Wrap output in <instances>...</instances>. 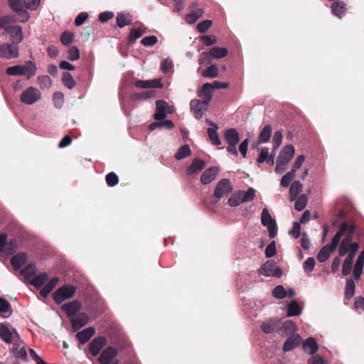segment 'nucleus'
Wrapping results in <instances>:
<instances>
[{"mask_svg":"<svg viewBox=\"0 0 364 364\" xmlns=\"http://www.w3.org/2000/svg\"><path fill=\"white\" fill-rule=\"evenodd\" d=\"M67 58L70 61H75L80 58V51L76 46L70 47L68 50Z\"/></svg>","mask_w":364,"mask_h":364,"instance_id":"obj_56","label":"nucleus"},{"mask_svg":"<svg viewBox=\"0 0 364 364\" xmlns=\"http://www.w3.org/2000/svg\"><path fill=\"white\" fill-rule=\"evenodd\" d=\"M19 55L18 47L16 44H4L0 46V55L5 59L16 58Z\"/></svg>","mask_w":364,"mask_h":364,"instance_id":"obj_7","label":"nucleus"},{"mask_svg":"<svg viewBox=\"0 0 364 364\" xmlns=\"http://www.w3.org/2000/svg\"><path fill=\"white\" fill-rule=\"evenodd\" d=\"M277 252L276 250V243L274 241H272L267 245L265 249V257L267 258H270L275 255Z\"/></svg>","mask_w":364,"mask_h":364,"instance_id":"obj_63","label":"nucleus"},{"mask_svg":"<svg viewBox=\"0 0 364 364\" xmlns=\"http://www.w3.org/2000/svg\"><path fill=\"white\" fill-rule=\"evenodd\" d=\"M41 98V92L38 89L31 86L24 90V104L33 105L40 100Z\"/></svg>","mask_w":364,"mask_h":364,"instance_id":"obj_8","label":"nucleus"},{"mask_svg":"<svg viewBox=\"0 0 364 364\" xmlns=\"http://www.w3.org/2000/svg\"><path fill=\"white\" fill-rule=\"evenodd\" d=\"M364 267V251H362L358 257L353 269V278L355 280H359L363 273Z\"/></svg>","mask_w":364,"mask_h":364,"instance_id":"obj_20","label":"nucleus"},{"mask_svg":"<svg viewBox=\"0 0 364 364\" xmlns=\"http://www.w3.org/2000/svg\"><path fill=\"white\" fill-rule=\"evenodd\" d=\"M167 103L164 100H157L156 102V112L154 118L157 121L164 120L166 117V109Z\"/></svg>","mask_w":364,"mask_h":364,"instance_id":"obj_17","label":"nucleus"},{"mask_svg":"<svg viewBox=\"0 0 364 364\" xmlns=\"http://www.w3.org/2000/svg\"><path fill=\"white\" fill-rule=\"evenodd\" d=\"M296 174L293 173V171H288L286 174H284L280 182V185L282 187L287 188L289 186L290 182L295 178Z\"/></svg>","mask_w":364,"mask_h":364,"instance_id":"obj_52","label":"nucleus"},{"mask_svg":"<svg viewBox=\"0 0 364 364\" xmlns=\"http://www.w3.org/2000/svg\"><path fill=\"white\" fill-rule=\"evenodd\" d=\"M203 13L204 11L202 9H195L192 11L190 14H187L186 18V21L188 23H193L203 16Z\"/></svg>","mask_w":364,"mask_h":364,"instance_id":"obj_40","label":"nucleus"},{"mask_svg":"<svg viewBox=\"0 0 364 364\" xmlns=\"http://www.w3.org/2000/svg\"><path fill=\"white\" fill-rule=\"evenodd\" d=\"M145 32L140 28H133L130 30L129 36L128 38V43L132 44L136 39L139 38Z\"/></svg>","mask_w":364,"mask_h":364,"instance_id":"obj_41","label":"nucleus"},{"mask_svg":"<svg viewBox=\"0 0 364 364\" xmlns=\"http://www.w3.org/2000/svg\"><path fill=\"white\" fill-rule=\"evenodd\" d=\"M210 52L211 57L215 59L224 58L228 54L227 48L217 46L210 48Z\"/></svg>","mask_w":364,"mask_h":364,"instance_id":"obj_35","label":"nucleus"},{"mask_svg":"<svg viewBox=\"0 0 364 364\" xmlns=\"http://www.w3.org/2000/svg\"><path fill=\"white\" fill-rule=\"evenodd\" d=\"M274 267V263L272 261H267L266 263L262 264L259 269V274L264 275L266 277H271L273 274V269Z\"/></svg>","mask_w":364,"mask_h":364,"instance_id":"obj_36","label":"nucleus"},{"mask_svg":"<svg viewBox=\"0 0 364 364\" xmlns=\"http://www.w3.org/2000/svg\"><path fill=\"white\" fill-rule=\"evenodd\" d=\"M89 321L88 315L85 313H80L76 318H71L73 328L77 331L82 326H85Z\"/></svg>","mask_w":364,"mask_h":364,"instance_id":"obj_19","label":"nucleus"},{"mask_svg":"<svg viewBox=\"0 0 364 364\" xmlns=\"http://www.w3.org/2000/svg\"><path fill=\"white\" fill-rule=\"evenodd\" d=\"M341 241V232L336 233L333 236L331 245H324L317 255V259L320 262H326L330 257L331 252L336 250Z\"/></svg>","mask_w":364,"mask_h":364,"instance_id":"obj_4","label":"nucleus"},{"mask_svg":"<svg viewBox=\"0 0 364 364\" xmlns=\"http://www.w3.org/2000/svg\"><path fill=\"white\" fill-rule=\"evenodd\" d=\"M82 308L81 303L78 300H73L62 305L61 309L68 317L75 316Z\"/></svg>","mask_w":364,"mask_h":364,"instance_id":"obj_12","label":"nucleus"},{"mask_svg":"<svg viewBox=\"0 0 364 364\" xmlns=\"http://www.w3.org/2000/svg\"><path fill=\"white\" fill-rule=\"evenodd\" d=\"M38 84L42 90L48 89L52 85V80L48 75H41L38 78Z\"/></svg>","mask_w":364,"mask_h":364,"instance_id":"obj_51","label":"nucleus"},{"mask_svg":"<svg viewBox=\"0 0 364 364\" xmlns=\"http://www.w3.org/2000/svg\"><path fill=\"white\" fill-rule=\"evenodd\" d=\"M242 203H244L242 196H240V191H237L231 195L229 198L228 203L231 207L238 206Z\"/></svg>","mask_w":364,"mask_h":364,"instance_id":"obj_49","label":"nucleus"},{"mask_svg":"<svg viewBox=\"0 0 364 364\" xmlns=\"http://www.w3.org/2000/svg\"><path fill=\"white\" fill-rule=\"evenodd\" d=\"M218 173V168L212 166L206 169L200 176V181L203 184L207 185L213 181Z\"/></svg>","mask_w":364,"mask_h":364,"instance_id":"obj_16","label":"nucleus"},{"mask_svg":"<svg viewBox=\"0 0 364 364\" xmlns=\"http://www.w3.org/2000/svg\"><path fill=\"white\" fill-rule=\"evenodd\" d=\"M301 309L296 301H291L288 305L287 316H298L301 314Z\"/></svg>","mask_w":364,"mask_h":364,"instance_id":"obj_45","label":"nucleus"},{"mask_svg":"<svg viewBox=\"0 0 364 364\" xmlns=\"http://www.w3.org/2000/svg\"><path fill=\"white\" fill-rule=\"evenodd\" d=\"M294 203V208L298 211L303 210L307 204L308 202V198L306 194H301L299 197L297 196L296 199L295 200Z\"/></svg>","mask_w":364,"mask_h":364,"instance_id":"obj_43","label":"nucleus"},{"mask_svg":"<svg viewBox=\"0 0 364 364\" xmlns=\"http://www.w3.org/2000/svg\"><path fill=\"white\" fill-rule=\"evenodd\" d=\"M303 348L306 350L309 348V354H314L318 349V346L316 339L313 337H309L306 339L303 343Z\"/></svg>","mask_w":364,"mask_h":364,"instance_id":"obj_32","label":"nucleus"},{"mask_svg":"<svg viewBox=\"0 0 364 364\" xmlns=\"http://www.w3.org/2000/svg\"><path fill=\"white\" fill-rule=\"evenodd\" d=\"M73 33L68 31H64L60 36V41L65 46L70 45L73 43Z\"/></svg>","mask_w":364,"mask_h":364,"instance_id":"obj_57","label":"nucleus"},{"mask_svg":"<svg viewBox=\"0 0 364 364\" xmlns=\"http://www.w3.org/2000/svg\"><path fill=\"white\" fill-rule=\"evenodd\" d=\"M274 297L282 299L286 297L287 291L282 285H277L272 291Z\"/></svg>","mask_w":364,"mask_h":364,"instance_id":"obj_58","label":"nucleus"},{"mask_svg":"<svg viewBox=\"0 0 364 364\" xmlns=\"http://www.w3.org/2000/svg\"><path fill=\"white\" fill-rule=\"evenodd\" d=\"M261 223L264 226H268L276 223L270 215V213L267 208H264L261 215Z\"/></svg>","mask_w":364,"mask_h":364,"instance_id":"obj_48","label":"nucleus"},{"mask_svg":"<svg viewBox=\"0 0 364 364\" xmlns=\"http://www.w3.org/2000/svg\"><path fill=\"white\" fill-rule=\"evenodd\" d=\"M11 16H5L0 18V26L4 28L8 35L14 43H20L22 40V32L20 26H14L16 22Z\"/></svg>","mask_w":364,"mask_h":364,"instance_id":"obj_1","label":"nucleus"},{"mask_svg":"<svg viewBox=\"0 0 364 364\" xmlns=\"http://www.w3.org/2000/svg\"><path fill=\"white\" fill-rule=\"evenodd\" d=\"M190 106L191 111L193 116L196 119H200L203 114V106H205L204 102H203L200 100L194 99L191 101Z\"/></svg>","mask_w":364,"mask_h":364,"instance_id":"obj_18","label":"nucleus"},{"mask_svg":"<svg viewBox=\"0 0 364 364\" xmlns=\"http://www.w3.org/2000/svg\"><path fill=\"white\" fill-rule=\"evenodd\" d=\"M105 180L107 186L109 187H113L119 183V177L114 172L107 173Z\"/></svg>","mask_w":364,"mask_h":364,"instance_id":"obj_55","label":"nucleus"},{"mask_svg":"<svg viewBox=\"0 0 364 364\" xmlns=\"http://www.w3.org/2000/svg\"><path fill=\"white\" fill-rule=\"evenodd\" d=\"M272 129L269 124L265 125L258 136V143L264 144L267 143L272 135Z\"/></svg>","mask_w":364,"mask_h":364,"instance_id":"obj_30","label":"nucleus"},{"mask_svg":"<svg viewBox=\"0 0 364 364\" xmlns=\"http://www.w3.org/2000/svg\"><path fill=\"white\" fill-rule=\"evenodd\" d=\"M154 95V92L152 90H146L141 92H136L132 95V100L134 101L139 100H146L152 97Z\"/></svg>","mask_w":364,"mask_h":364,"instance_id":"obj_44","label":"nucleus"},{"mask_svg":"<svg viewBox=\"0 0 364 364\" xmlns=\"http://www.w3.org/2000/svg\"><path fill=\"white\" fill-rule=\"evenodd\" d=\"M48 275L47 273H41L38 275L35 276L31 281L30 284L36 287V288L41 287L43 284L48 280Z\"/></svg>","mask_w":364,"mask_h":364,"instance_id":"obj_34","label":"nucleus"},{"mask_svg":"<svg viewBox=\"0 0 364 364\" xmlns=\"http://www.w3.org/2000/svg\"><path fill=\"white\" fill-rule=\"evenodd\" d=\"M28 356L31 358L38 364H48L36 353L34 350L28 348L27 350L24 347V360H26Z\"/></svg>","mask_w":364,"mask_h":364,"instance_id":"obj_38","label":"nucleus"},{"mask_svg":"<svg viewBox=\"0 0 364 364\" xmlns=\"http://www.w3.org/2000/svg\"><path fill=\"white\" fill-rule=\"evenodd\" d=\"M106 344L107 338L105 337L95 338L89 344V351L93 356H97Z\"/></svg>","mask_w":364,"mask_h":364,"instance_id":"obj_10","label":"nucleus"},{"mask_svg":"<svg viewBox=\"0 0 364 364\" xmlns=\"http://www.w3.org/2000/svg\"><path fill=\"white\" fill-rule=\"evenodd\" d=\"M37 68L34 63L28 60L24 63V76H26L27 79L31 78L35 75Z\"/></svg>","mask_w":364,"mask_h":364,"instance_id":"obj_37","label":"nucleus"},{"mask_svg":"<svg viewBox=\"0 0 364 364\" xmlns=\"http://www.w3.org/2000/svg\"><path fill=\"white\" fill-rule=\"evenodd\" d=\"M219 75V70L216 64H212L201 73V75L206 78H214Z\"/></svg>","mask_w":364,"mask_h":364,"instance_id":"obj_33","label":"nucleus"},{"mask_svg":"<svg viewBox=\"0 0 364 364\" xmlns=\"http://www.w3.org/2000/svg\"><path fill=\"white\" fill-rule=\"evenodd\" d=\"M225 139L228 144L227 151L234 156H237L238 152L236 148L240 141V136L235 129H228L225 132Z\"/></svg>","mask_w":364,"mask_h":364,"instance_id":"obj_5","label":"nucleus"},{"mask_svg":"<svg viewBox=\"0 0 364 364\" xmlns=\"http://www.w3.org/2000/svg\"><path fill=\"white\" fill-rule=\"evenodd\" d=\"M205 164L204 161L198 158L193 159L191 164L187 168V174L191 175L200 171L205 167Z\"/></svg>","mask_w":364,"mask_h":364,"instance_id":"obj_26","label":"nucleus"},{"mask_svg":"<svg viewBox=\"0 0 364 364\" xmlns=\"http://www.w3.org/2000/svg\"><path fill=\"white\" fill-rule=\"evenodd\" d=\"M261 328L265 333H272L279 329V326L277 321L270 319L263 322Z\"/></svg>","mask_w":364,"mask_h":364,"instance_id":"obj_31","label":"nucleus"},{"mask_svg":"<svg viewBox=\"0 0 364 364\" xmlns=\"http://www.w3.org/2000/svg\"><path fill=\"white\" fill-rule=\"evenodd\" d=\"M244 203L252 201L255 198V190L250 187L246 191H239Z\"/></svg>","mask_w":364,"mask_h":364,"instance_id":"obj_47","label":"nucleus"},{"mask_svg":"<svg viewBox=\"0 0 364 364\" xmlns=\"http://www.w3.org/2000/svg\"><path fill=\"white\" fill-rule=\"evenodd\" d=\"M59 278L58 277H53L41 290L40 295L43 298H47L52 290L57 286Z\"/></svg>","mask_w":364,"mask_h":364,"instance_id":"obj_24","label":"nucleus"},{"mask_svg":"<svg viewBox=\"0 0 364 364\" xmlns=\"http://www.w3.org/2000/svg\"><path fill=\"white\" fill-rule=\"evenodd\" d=\"M210 83L206 82L198 90V96L203 98L201 100L205 105H208L213 98Z\"/></svg>","mask_w":364,"mask_h":364,"instance_id":"obj_13","label":"nucleus"},{"mask_svg":"<svg viewBox=\"0 0 364 364\" xmlns=\"http://www.w3.org/2000/svg\"><path fill=\"white\" fill-rule=\"evenodd\" d=\"M62 82L68 89H73L75 85V80L70 73L64 72L62 75Z\"/></svg>","mask_w":364,"mask_h":364,"instance_id":"obj_39","label":"nucleus"},{"mask_svg":"<svg viewBox=\"0 0 364 364\" xmlns=\"http://www.w3.org/2000/svg\"><path fill=\"white\" fill-rule=\"evenodd\" d=\"M191 154V149L188 144L181 146L175 154V158L178 160L183 159L190 156Z\"/></svg>","mask_w":364,"mask_h":364,"instance_id":"obj_42","label":"nucleus"},{"mask_svg":"<svg viewBox=\"0 0 364 364\" xmlns=\"http://www.w3.org/2000/svg\"><path fill=\"white\" fill-rule=\"evenodd\" d=\"M315 266V259L314 257H309L304 262L303 268L306 272H311L313 271Z\"/></svg>","mask_w":364,"mask_h":364,"instance_id":"obj_64","label":"nucleus"},{"mask_svg":"<svg viewBox=\"0 0 364 364\" xmlns=\"http://www.w3.org/2000/svg\"><path fill=\"white\" fill-rule=\"evenodd\" d=\"M76 291L75 286L64 284L59 287L53 294V299L57 304H62L66 299L73 297Z\"/></svg>","mask_w":364,"mask_h":364,"instance_id":"obj_3","label":"nucleus"},{"mask_svg":"<svg viewBox=\"0 0 364 364\" xmlns=\"http://www.w3.org/2000/svg\"><path fill=\"white\" fill-rule=\"evenodd\" d=\"M303 186L299 181H294L289 188L290 200L294 201L301 192Z\"/></svg>","mask_w":364,"mask_h":364,"instance_id":"obj_29","label":"nucleus"},{"mask_svg":"<svg viewBox=\"0 0 364 364\" xmlns=\"http://www.w3.org/2000/svg\"><path fill=\"white\" fill-rule=\"evenodd\" d=\"M117 24L119 28L131 25L132 23V16L129 14L118 13L116 17Z\"/></svg>","mask_w":364,"mask_h":364,"instance_id":"obj_28","label":"nucleus"},{"mask_svg":"<svg viewBox=\"0 0 364 364\" xmlns=\"http://www.w3.org/2000/svg\"><path fill=\"white\" fill-rule=\"evenodd\" d=\"M14 333L16 334V331L14 332L9 328V327L5 324H0V337L6 343H11L13 340Z\"/></svg>","mask_w":364,"mask_h":364,"instance_id":"obj_25","label":"nucleus"},{"mask_svg":"<svg viewBox=\"0 0 364 364\" xmlns=\"http://www.w3.org/2000/svg\"><path fill=\"white\" fill-rule=\"evenodd\" d=\"M134 85L137 88L141 89L162 88L164 86L160 79H154L151 80H137L135 81Z\"/></svg>","mask_w":364,"mask_h":364,"instance_id":"obj_14","label":"nucleus"},{"mask_svg":"<svg viewBox=\"0 0 364 364\" xmlns=\"http://www.w3.org/2000/svg\"><path fill=\"white\" fill-rule=\"evenodd\" d=\"M301 338L299 336H291L288 338L284 343L283 351L287 352L293 350L296 347L300 345Z\"/></svg>","mask_w":364,"mask_h":364,"instance_id":"obj_22","label":"nucleus"},{"mask_svg":"<svg viewBox=\"0 0 364 364\" xmlns=\"http://www.w3.org/2000/svg\"><path fill=\"white\" fill-rule=\"evenodd\" d=\"M9 5L11 8L18 14V18L20 19L21 17V11H23V3L21 0H9Z\"/></svg>","mask_w":364,"mask_h":364,"instance_id":"obj_53","label":"nucleus"},{"mask_svg":"<svg viewBox=\"0 0 364 364\" xmlns=\"http://www.w3.org/2000/svg\"><path fill=\"white\" fill-rule=\"evenodd\" d=\"M357 225L354 221L342 223L336 232H341V237L345 235V237L341 242L350 245L353 240V234L355 231Z\"/></svg>","mask_w":364,"mask_h":364,"instance_id":"obj_6","label":"nucleus"},{"mask_svg":"<svg viewBox=\"0 0 364 364\" xmlns=\"http://www.w3.org/2000/svg\"><path fill=\"white\" fill-rule=\"evenodd\" d=\"M212 23L210 20H204L198 24L197 29L201 33H205L212 26Z\"/></svg>","mask_w":364,"mask_h":364,"instance_id":"obj_61","label":"nucleus"},{"mask_svg":"<svg viewBox=\"0 0 364 364\" xmlns=\"http://www.w3.org/2000/svg\"><path fill=\"white\" fill-rule=\"evenodd\" d=\"M331 13L338 18H341L346 13V4L343 1H336L331 6Z\"/></svg>","mask_w":364,"mask_h":364,"instance_id":"obj_15","label":"nucleus"},{"mask_svg":"<svg viewBox=\"0 0 364 364\" xmlns=\"http://www.w3.org/2000/svg\"><path fill=\"white\" fill-rule=\"evenodd\" d=\"M158 42V39L155 36H149L141 39V43L146 47L153 46Z\"/></svg>","mask_w":364,"mask_h":364,"instance_id":"obj_60","label":"nucleus"},{"mask_svg":"<svg viewBox=\"0 0 364 364\" xmlns=\"http://www.w3.org/2000/svg\"><path fill=\"white\" fill-rule=\"evenodd\" d=\"M6 73L10 76L21 75H23V66L18 65L9 67L6 70Z\"/></svg>","mask_w":364,"mask_h":364,"instance_id":"obj_54","label":"nucleus"},{"mask_svg":"<svg viewBox=\"0 0 364 364\" xmlns=\"http://www.w3.org/2000/svg\"><path fill=\"white\" fill-rule=\"evenodd\" d=\"M11 264L16 274H23V256L21 254L14 255L11 259Z\"/></svg>","mask_w":364,"mask_h":364,"instance_id":"obj_21","label":"nucleus"},{"mask_svg":"<svg viewBox=\"0 0 364 364\" xmlns=\"http://www.w3.org/2000/svg\"><path fill=\"white\" fill-rule=\"evenodd\" d=\"M11 313V306L9 302L6 299L0 298V316L6 317Z\"/></svg>","mask_w":364,"mask_h":364,"instance_id":"obj_46","label":"nucleus"},{"mask_svg":"<svg viewBox=\"0 0 364 364\" xmlns=\"http://www.w3.org/2000/svg\"><path fill=\"white\" fill-rule=\"evenodd\" d=\"M117 354V349L114 346H109L102 351L98 360L100 364H110Z\"/></svg>","mask_w":364,"mask_h":364,"instance_id":"obj_9","label":"nucleus"},{"mask_svg":"<svg viewBox=\"0 0 364 364\" xmlns=\"http://www.w3.org/2000/svg\"><path fill=\"white\" fill-rule=\"evenodd\" d=\"M209 124L214 127V128H208V137L210 138L212 144L215 146H219L221 144V140L220 139L218 133L217 129H218V127L216 124L213 122H209Z\"/></svg>","mask_w":364,"mask_h":364,"instance_id":"obj_27","label":"nucleus"},{"mask_svg":"<svg viewBox=\"0 0 364 364\" xmlns=\"http://www.w3.org/2000/svg\"><path fill=\"white\" fill-rule=\"evenodd\" d=\"M282 328H284L287 333H291L296 331V326L294 321L291 320H287L284 322Z\"/></svg>","mask_w":364,"mask_h":364,"instance_id":"obj_62","label":"nucleus"},{"mask_svg":"<svg viewBox=\"0 0 364 364\" xmlns=\"http://www.w3.org/2000/svg\"><path fill=\"white\" fill-rule=\"evenodd\" d=\"M95 329L94 327H89L86 329L82 330L77 333L76 337L79 341L84 344L87 343L90 338L95 334Z\"/></svg>","mask_w":364,"mask_h":364,"instance_id":"obj_23","label":"nucleus"},{"mask_svg":"<svg viewBox=\"0 0 364 364\" xmlns=\"http://www.w3.org/2000/svg\"><path fill=\"white\" fill-rule=\"evenodd\" d=\"M232 191L231 182L228 178L221 179L216 185L214 194L210 200V204H216L219 199L229 195Z\"/></svg>","mask_w":364,"mask_h":364,"instance_id":"obj_2","label":"nucleus"},{"mask_svg":"<svg viewBox=\"0 0 364 364\" xmlns=\"http://www.w3.org/2000/svg\"><path fill=\"white\" fill-rule=\"evenodd\" d=\"M355 293V283L353 279H347L345 287V294L347 299L351 298Z\"/></svg>","mask_w":364,"mask_h":364,"instance_id":"obj_50","label":"nucleus"},{"mask_svg":"<svg viewBox=\"0 0 364 364\" xmlns=\"http://www.w3.org/2000/svg\"><path fill=\"white\" fill-rule=\"evenodd\" d=\"M359 248V244L358 242H353L350 245V250L346 257V259L353 262L355 254Z\"/></svg>","mask_w":364,"mask_h":364,"instance_id":"obj_59","label":"nucleus"},{"mask_svg":"<svg viewBox=\"0 0 364 364\" xmlns=\"http://www.w3.org/2000/svg\"><path fill=\"white\" fill-rule=\"evenodd\" d=\"M294 154V147L291 144L287 145L280 151L277 161L287 165L292 159Z\"/></svg>","mask_w":364,"mask_h":364,"instance_id":"obj_11","label":"nucleus"}]
</instances>
